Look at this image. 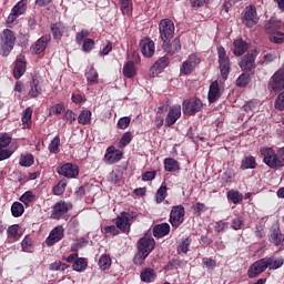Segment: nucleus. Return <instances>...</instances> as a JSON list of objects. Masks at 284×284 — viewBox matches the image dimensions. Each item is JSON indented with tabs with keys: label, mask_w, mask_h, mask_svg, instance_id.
Returning <instances> with one entry per match:
<instances>
[{
	"label": "nucleus",
	"mask_w": 284,
	"mask_h": 284,
	"mask_svg": "<svg viewBox=\"0 0 284 284\" xmlns=\"http://www.w3.org/2000/svg\"><path fill=\"white\" fill-rule=\"evenodd\" d=\"M245 226V219L243 216H237L232 220L231 227L232 230H243Z\"/></svg>",
	"instance_id": "603ef678"
},
{
	"label": "nucleus",
	"mask_w": 284,
	"mask_h": 284,
	"mask_svg": "<svg viewBox=\"0 0 284 284\" xmlns=\"http://www.w3.org/2000/svg\"><path fill=\"white\" fill-rule=\"evenodd\" d=\"M264 262L266 263V268L268 267V270H281V267H283L284 264V258L271 256L264 257Z\"/></svg>",
	"instance_id": "7c9ffc66"
},
{
	"label": "nucleus",
	"mask_w": 284,
	"mask_h": 284,
	"mask_svg": "<svg viewBox=\"0 0 284 284\" xmlns=\"http://www.w3.org/2000/svg\"><path fill=\"white\" fill-rule=\"evenodd\" d=\"M22 252H32L34 246H32V239L26 236L21 242Z\"/></svg>",
	"instance_id": "5fc2aeb1"
},
{
	"label": "nucleus",
	"mask_w": 284,
	"mask_h": 284,
	"mask_svg": "<svg viewBox=\"0 0 284 284\" xmlns=\"http://www.w3.org/2000/svg\"><path fill=\"white\" fill-rule=\"evenodd\" d=\"M226 199L229 201H231V203H234V205H239V203H241V201H243V194H241V192H239V191L230 190L226 193Z\"/></svg>",
	"instance_id": "a19ab883"
},
{
	"label": "nucleus",
	"mask_w": 284,
	"mask_h": 284,
	"mask_svg": "<svg viewBox=\"0 0 284 284\" xmlns=\"http://www.w3.org/2000/svg\"><path fill=\"white\" fill-rule=\"evenodd\" d=\"M50 41H52V36L44 34L31 45L30 51L32 54H41L45 52L48 45H50Z\"/></svg>",
	"instance_id": "dca6fc26"
},
{
	"label": "nucleus",
	"mask_w": 284,
	"mask_h": 284,
	"mask_svg": "<svg viewBox=\"0 0 284 284\" xmlns=\"http://www.w3.org/2000/svg\"><path fill=\"white\" fill-rule=\"evenodd\" d=\"M217 59L221 77L224 81H227V77H230L232 70V62H230V57H227L224 47L217 48Z\"/></svg>",
	"instance_id": "7ed1b4c3"
},
{
	"label": "nucleus",
	"mask_w": 284,
	"mask_h": 284,
	"mask_svg": "<svg viewBox=\"0 0 284 284\" xmlns=\"http://www.w3.org/2000/svg\"><path fill=\"white\" fill-rule=\"evenodd\" d=\"M247 83H250V78L245 73H242L236 80L237 88H245Z\"/></svg>",
	"instance_id": "0e129e2a"
},
{
	"label": "nucleus",
	"mask_w": 284,
	"mask_h": 284,
	"mask_svg": "<svg viewBox=\"0 0 284 284\" xmlns=\"http://www.w3.org/2000/svg\"><path fill=\"white\" fill-rule=\"evenodd\" d=\"M268 39L272 43H278V44L284 43V33L281 31L271 33Z\"/></svg>",
	"instance_id": "864d4df0"
},
{
	"label": "nucleus",
	"mask_w": 284,
	"mask_h": 284,
	"mask_svg": "<svg viewBox=\"0 0 284 284\" xmlns=\"http://www.w3.org/2000/svg\"><path fill=\"white\" fill-rule=\"evenodd\" d=\"M132 142V132H125L120 140V148H126Z\"/></svg>",
	"instance_id": "052dcab7"
},
{
	"label": "nucleus",
	"mask_w": 284,
	"mask_h": 284,
	"mask_svg": "<svg viewBox=\"0 0 284 284\" xmlns=\"http://www.w3.org/2000/svg\"><path fill=\"white\" fill-rule=\"evenodd\" d=\"M23 212H26V207L21 202H13L11 205V214L14 219H19V216H23Z\"/></svg>",
	"instance_id": "79ce46f5"
},
{
	"label": "nucleus",
	"mask_w": 284,
	"mask_h": 284,
	"mask_svg": "<svg viewBox=\"0 0 284 284\" xmlns=\"http://www.w3.org/2000/svg\"><path fill=\"white\" fill-rule=\"evenodd\" d=\"M192 243V240L190 237L182 239V242L178 246V253L181 254H187L190 251V245Z\"/></svg>",
	"instance_id": "de8ad7c7"
},
{
	"label": "nucleus",
	"mask_w": 284,
	"mask_h": 284,
	"mask_svg": "<svg viewBox=\"0 0 284 284\" xmlns=\"http://www.w3.org/2000/svg\"><path fill=\"white\" fill-rule=\"evenodd\" d=\"M256 57H258V52L252 51L251 53H246L242 61L240 62V68L243 71L251 72V70H254L256 68Z\"/></svg>",
	"instance_id": "6ab92c4d"
},
{
	"label": "nucleus",
	"mask_w": 284,
	"mask_h": 284,
	"mask_svg": "<svg viewBox=\"0 0 284 284\" xmlns=\"http://www.w3.org/2000/svg\"><path fill=\"white\" fill-rule=\"evenodd\" d=\"M13 78L21 79L26 74L28 68V61L26 60V54L20 53L16 57L13 62Z\"/></svg>",
	"instance_id": "ddd939ff"
},
{
	"label": "nucleus",
	"mask_w": 284,
	"mask_h": 284,
	"mask_svg": "<svg viewBox=\"0 0 284 284\" xmlns=\"http://www.w3.org/2000/svg\"><path fill=\"white\" fill-rule=\"evenodd\" d=\"M179 119H181V105L171 106L165 118L166 128H172Z\"/></svg>",
	"instance_id": "b1692460"
},
{
	"label": "nucleus",
	"mask_w": 284,
	"mask_h": 284,
	"mask_svg": "<svg viewBox=\"0 0 284 284\" xmlns=\"http://www.w3.org/2000/svg\"><path fill=\"white\" fill-rule=\"evenodd\" d=\"M60 176H65V179H77L79 176V169L72 163H65L57 169Z\"/></svg>",
	"instance_id": "412c9836"
},
{
	"label": "nucleus",
	"mask_w": 284,
	"mask_h": 284,
	"mask_svg": "<svg viewBox=\"0 0 284 284\" xmlns=\"http://www.w3.org/2000/svg\"><path fill=\"white\" fill-rule=\"evenodd\" d=\"M135 216V212H122L115 220V225L118 230H120L123 233H129L130 227H132V221H134Z\"/></svg>",
	"instance_id": "423d86ee"
},
{
	"label": "nucleus",
	"mask_w": 284,
	"mask_h": 284,
	"mask_svg": "<svg viewBox=\"0 0 284 284\" xmlns=\"http://www.w3.org/2000/svg\"><path fill=\"white\" fill-rule=\"evenodd\" d=\"M233 45H234L233 54L235 57H243V54L247 52L248 45H247V42L243 40V38L234 40Z\"/></svg>",
	"instance_id": "c85d7f7f"
},
{
	"label": "nucleus",
	"mask_w": 284,
	"mask_h": 284,
	"mask_svg": "<svg viewBox=\"0 0 284 284\" xmlns=\"http://www.w3.org/2000/svg\"><path fill=\"white\" fill-rule=\"evenodd\" d=\"M122 14H130L132 11V4L130 0H120Z\"/></svg>",
	"instance_id": "680f3d73"
},
{
	"label": "nucleus",
	"mask_w": 284,
	"mask_h": 284,
	"mask_svg": "<svg viewBox=\"0 0 284 284\" xmlns=\"http://www.w3.org/2000/svg\"><path fill=\"white\" fill-rule=\"evenodd\" d=\"M268 90L273 92H278V90H284V71L278 70L272 77V81L268 83Z\"/></svg>",
	"instance_id": "5701e85b"
},
{
	"label": "nucleus",
	"mask_w": 284,
	"mask_h": 284,
	"mask_svg": "<svg viewBox=\"0 0 284 284\" xmlns=\"http://www.w3.org/2000/svg\"><path fill=\"white\" fill-rule=\"evenodd\" d=\"M185 221V206L182 204L175 205L171 209L169 222L174 230L181 227Z\"/></svg>",
	"instance_id": "39448f33"
},
{
	"label": "nucleus",
	"mask_w": 284,
	"mask_h": 284,
	"mask_svg": "<svg viewBox=\"0 0 284 284\" xmlns=\"http://www.w3.org/2000/svg\"><path fill=\"white\" fill-rule=\"evenodd\" d=\"M256 158L248 155L242 160L241 170H256Z\"/></svg>",
	"instance_id": "58836bf2"
},
{
	"label": "nucleus",
	"mask_w": 284,
	"mask_h": 284,
	"mask_svg": "<svg viewBox=\"0 0 284 284\" xmlns=\"http://www.w3.org/2000/svg\"><path fill=\"white\" fill-rule=\"evenodd\" d=\"M72 210V202H65L63 200H60L53 205V209L51 211V219L54 221L61 220L68 212Z\"/></svg>",
	"instance_id": "1a4fd4ad"
},
{
	"label": "nucleus",
	"mask_w": 284,
	"mask_h": 284,
	"mask_svg": "<svg viewBox=\"0 0 284 284\" xmlns=\"http://www.w3.org/2000/svg\"><path fill=\"white\" fill-rule=\"evenodd\" d=\"M242 23L246 28H254L258 23V14L256 13V7L251 4L245 8L244 17L242 18Z\"/></svg>",
	"instance_id": "f8f14e48"
},
{
	"label": "nucleus",
	"mask_w": 284,
	"mask_h": 284,
	"mask_svg": "<svg viewBox=\"0 0 284 284\" xmlns=\"http://www.w3.org/2000/svg\"><path fill=\"white\" fill-rule=\"evenodd\" d=\"M140 50L145 59H152V57H154V52H156V47L150 37H145L140 41Z\"/></svg>",
	"instance_id": "a211bd4d"
},
{
	"label": "nucleus",
	"mask_w": 284,
	"mask_h": 284,
	"mask_svg": "<svg viewBox=\"0 0 284 284\" xmlns=\"http://www.w3.org/2000/svg\"><path fill=\"white\" fill-rule=\"evenodd\" d=\"M12 154H14V151L0 146V161H6L7 159H10Z\"/></svg>",
	"instance_id": "69168bd1"
},
{
	"label": "nucleus",
	"mask_w": 284,
	"mask_h": 284,
	"mask_svg": "<svg viewBox=\"0 0 284 284\" xmlns=\"http://www.w3.org/2000/svg\"><path fill=\"white\" fill-rule=\"evenodd\" d=\"M267 270V264L265 263V257L257 260L254 262L247 270V276L250 278H256L257 276H261L263 272Z\"/></svg>",
	"instance_id": "f3484780"
},
{
	"label": "nucleus",
	"mask_w": 284,
	"mask_h": 284,
	"mask_svg": "<svg viewBox=\"0 0 284 284\" xmlns=\"http://www.w3.org/2000/svg\"><path fill=\"white\" fill-rule=\"evenodd\" d=\"M87 81H90V83H97L99 81V72L94 70V68H91L87 73Z\"/></svg>",
	"instance_id": "4d7b16f0"
},
{
	"label": "nucleus",
	"mask_w": 284,
	"mask_h": 284,
	"mask_svg": "<svg viewBox=\"0 0 284 284\" xmlns=\"http://www.w3.org/2000/svg\"><path fill=\"white\" fill-rule=\"evenodd\" d=\"M222 94L223 91L221 90V87H219V80L213 81L209 87V103H215V101H219V99H221Z\"/></svg>",
	"instance_id": "393cba45"
},
{
	"label": "nucleus",
	"mask_w": 284,
	"mask_h": 284,
	"mask_svg": "<svg viewBox=\"0 0 284 284\" xmlns=\"http://www.w3.org/2000/svg\"><path fill=\"white\" fill-rule=\"evenodd\" d=\"M174 22L170 19H162L159 23L160 39L161 41H168L174 39Z\"/></svg>",
	"instance_id": "6e6552de"
},
{
	"label": "nucleus",
	"mask_w": 284,
	"mask_h": 284,
	"mask_svg": "<svg viewBox=\"0 0 284 284\" xmlns=\"http://www.w3.org/2000/svg\"><path fill=\"white\" fill-rule=\"evenodd\" d=\"M88 268V262L83 257L77 258L72 264V270L74 272H85Z\"/></svg>",
	"instance_id": "c03bdc74"
},
{
	"label": "nucleus",
	"mask_w": 284,
	"mask_h": 284,
	"mask_svg": "<svg viewBox=\"0 0 284 284\" xmlns=\"http://www.w3.org/2000/svg\"><path fill=\"white\" fill-rule=\"evenodd\" d=\"M123 159V152L116 149L114 145H111L106 149V153L104 154V162L109 165L114 163H119Z\"/></svg>",
	"instance_id": "aec40b11"
},
{
	"label": "nucleus",
	"mask_w": 284,
	"mask_h": 284,
	"mask_svg": "<svg viewBox=\"0 0 284 284\" xmlns=\"http://www.w3.org/2000/svg\"><path fill=\"white\" fill-rule=\"evenodd\" d=\"M60 146H61V138L59 135H55L49 144V152L51 154H59Z\"/></svg>",
	"instance_id": "a18cd8bd"
},
{
	"label": "nucleus",
	"mask_w": 284,
	"mask_h": 284,
	"mask_svg": "<svg viewBox=\"0 0 284 284\" xmlns=\"http://www.w3.org/2000/svg\"><path fill=\"white\" fill-rule=\"evenodd\" d=\"M202 263L207 267V270H214V267H216V260L212 257H203Z\"/></svg>",
	"instance_id": "338daca9"
},
{
	"label": "nucleus",
	"mask_w": 284,
	"mask_h": 284,
	"mask_svg": "<svg viewBox=\"0 0 284 284\" xmlns=\"http://www.w3.org/2000/svg\"><path fill=\"white\" fill-rule=\"evenodd\" d=\"M65 229L62 225L55 226L49 234L45 240V243L49 247H52L55 243L63 240Z\"/></svg>",
	"instance_id": "4be33fe9"
},
{
	"label": "nucleus",
	"mask_w": 284,
	"mask_h": 284,
	"mask_svg": "<svg viewBox=\"0 0 284 284\" xmlns=\"http://www.w3.org/2000/svg\"><path fill=\"white\" fill-rule=\"evenodd\" d=\"M168 197V183L162 182L155 194L156 203H163Z\"/></svg>",
	"instance_id": "ea45409f"
},
{
	"label": "nucleus",
	"mask_w": 284,
	"mask_h": 284,
	"mask_svg": "<svg viewBox=\"0 0 284 284\" xmlns=\"http://www.w3.org/2000/svg\"><path fill=\"white\" fill-rule=\"evenodd\" d=\"M181 38H174L172 40H163L162 41V50L168 54L169 57H174L175 54H179L181 52Z\"/></svg>",
	"instance_id": "9b49d317"
},
{
	"label": "nucleus",
	"mask_w": 284,
	"mask_h": 284,
	"mask_svg": "<svg viewBox=\"0 0 284 284\" xmlns=\"http://www.w3.org/2000/svg\"><path fill=\"white\" fill-rule=\"evenodd\" d=\"M154 247H156V241H154L153 237H150V236L141 237L136 244L138 252L133 257L134 265L144 264L145 258H148V256L152 254V252L154 251Z\"/></svg>",
	"instance_id": "f257e3e1"
},
{
	"label": "nucleus",
	"mask_w": 284,
	"mask_h": 284,
	"mask_svg": "<svg viewBox=\"0 0 284 284\" xmlns=\"http://www.w3.org/2000/svg\"><path fill=\"white\" fill-rule=\"evenodd\" d=\"M90 37V31L88 29H82L75 34V43L82 45L83 52H92L94 50L95 42Z\"/></svg>",
	"instance_id": "0eeeda50"
},
{
	"label": "nucleus",
	"mask_w": 284,
	"mask_h": 284,
	"mask_svg": "<svg viewBox=\"0 0 284 284\" xmlns=\"http://www.w3.org/2000/svg\"><path fill=\"white\" fill-rule=\"evenodd\" d=\"M28 12V0H20L12 9L11 13L7 18V23H14L16 19H19L21 14Z\"/></svg>",
	"instance_id": "4468645a"
},
{
	"label": "nucleus",
	"mask_w": 284,
	"mask_h": 284,
	"mask_svg": "<svg viewBox=\"0 0 284 284\" xmlns=\"http://www.w3.org/2000/svg\"><path fill=\"white\" fill-rule=\"evenodd\" d=\"M282 22L277 19H270L268 22L264 26V30L267 34H274L278 28H281Z\"/></svg>",
	"instance_id": "c9c22d12"
},
{
	"label": "nucleus",
	"mask_w": 284,
	"mask_h": 284,
	"mask_svg": "<svg viewBox=\"0 0 284 284\" xmlns=\"http://www.w3.org/2000/svg\"><path fill=\"white\" fill-rule=\"evenodd\" d=\"M168 270H179V267H183V261L179 258H172L168 265Z\"/></svg>",
	"instance_id": "e2e57ef3"
},
{
	"label": "nucleus",
	"mask_w": 284,
	"mask_h": 284,
	"mask_svg": "<svg viewBox=\"0 0 284 284\" xmlns=\"http://www.w3.org/2000/svg\"><path fill=\"white\" fill-rule=\"evenodd\" d=\"M122 74L125 79H134L136 77V65H134V61H128L124 63Z\"/></svg>",
	"instance_id": "2f4dec72"
},
{
	"label": "nucleus",
	"mask_w": 284,
	"mask_h": 284,
	"mask_svg": "<svg viewBox=\"0 0 284 284\" xmlns=\"http://www.w3.org/2000/svg\"><path fill=\"white\" fill-rule=\"evenodd\" d=\"M22 124L24 130L32 128V108L28 106L22 114Z\"/></svg>",
	"instance_id": "e433bc0d"
},
{
	"label": "nucleus",
	"mask_w": 284,
	"mask_h": 284,
	"mask_svg": "<svg viewBox=\"0 0 284 284\" xmlns=\"http://www.w3.org/2000/svg\"><path fill=\"white\" fill-rule=\"evenodd\" d=\"M78 123L80 125H90L92 123V111L83 110L78 116Z\"/></svg>",
	"instance_id": "4c0bfd02"
},
{
	"label": "nucleus",
	"mask_w": 284,
	"mask_h": 284,
	"mask_svg": "<svg viewBox=\"0 0 284 284\" xmlns=\"http://www.w3.org/2000/svg\"><path fill=\"white\" fill-rule=\"evenodd\" d=\"M85 243L87 241L84 240V237H81L74 244L71 245V252H75V253L79 252L81 247L85 245Z\"/></svg>",
	"instance_id": "774afa93"
},
{
	"label": "nucleus",
	"mask_w": 284,
	"mask_h": 284,
	"mask_svg": "<svg viewBox=\"0 0 284 284\" xmlns=\"http://www.w3.org/2000/svg\"><path fill=\"white\" fill-rule=\"evenodd\" d=\"M263 162L267 168L274 169L278 168V153L272 148H262L260 150Z\"/></svg>",
	"instance_id": "9d476101"
},
{
	"label": "nucleus",
	"mask_w": 284,
	"mask_h": 284,
	"mask_svg": "<svg viewBox=\"0 0 284 284\" xmlns=\"http://www.w3.org/2000/svg\"><path fill=\"white\" fill-rule=\"evenodd\" d=\"M168 65H170V58L168 55H163L151 67L150 72H152V74H161Z\"/></svg>",
	"instance_id": "bb28decb"
},
{
	"label": "nucleus",
	"mask_w": 284,
	"mask_h": 284,
	"mask_svg": "<svg viewBox=\"0 0 284 284\" xmlns=\"http://www.w3.org/2000/svg\"><path fill=\"white\" fill-rule=\"evenodd\" d=\"M36 199V195L32 194V191H27L20 196L21 203H23L27 207H30V203H32Z\"/></svg>",
	"instance_id": "09e8293b"
},
{
	"label": "nucleus",
	"mask_w": 284,
	"mask_h": 284,
	"mask_svg": "<svg viewBox=\"0 0 284 284\" xmlns=\"http://www.w3.org/2000/svg\"><path fill=\"white\" fill-rule=\"evenodd\" d=\"M170 234V224L161 223L153 226V236L155 239H163V236H168Z\"/></svg>",
	"instance_id": "c756f323"
},
{
	"label": "nucleus",
	"mask_w": 284,
	"mask_h": 284,
	"mask_svg": "<svg viewBox=\"0 0 284 284\" xmlns=\"http://www.w3.org/2000/svg\"><path fill=\"white\" fill-rule=\"evenodd\" d=\"M270 241L274 245L278 246L281 243L284 241L283 233H281V227L276 226L272 230L271 235H270Z\"/></svg>",
	"instance_id": "f704fd0d"
},
{
	"label": "nucleus",
	"mask_w": 284,
	"mask_h": 284,
	"mask_svg": "<svg viewBox=\"0 0 284 284\" xmlns=\"http://www.w3.org/2000/svg\"><path fill=\"white\" fill-rule=\"evenodd\" d=\"M68 267H70V265L65 264V263H61V262H54L51 263L49 265V270L51 272H65V270H68Z\"/></svg>",
	"instance_id": "3c124183"
},
{
	"label": "nucleus",
	"mask_w": 284,
	"mask_h": 284,
	"mask_svg": "<svg viewBox=\"0 0 284 284\" xmlns=\"http://www.w3.org/2000/svg\"><path fill=\"white\" fill-rule=\"evenodd\" d=\"M17 43V34L10 29H4L0 36V54L1 57H10Z\"/></svg>",
	"instance_id": "f03ea898"
},
{
	"label": "nucleus",
	"mask_w": 284,
	"mask_h": 284,
	"mask_svg": "<svg viewBox=\"0 0 284 284\" xmlns=\"http://www.w3.org/2000/svg\"><path fill=\"white\" fill-rule=\"evenodd\" d=\"M20 165L22 168H32V165H34V155L33 154H29V155H24L20 159Z\"/></svg>",
	"instance_id": "8fccbe9b"
},
{
	"label": "nucleus",
	"mask_w": 284,
	"mask_h": 284,
	"mask_svg": "<svg viewBox=\"0 0 284 284\" xmlns=\"http://www.w3.org/2000/svg\"><path fill=\"white\" fill-rule=\"evenodd\" d=\"M203 110V101L196 97L183 101L182 112L186 116H194V114Z\"/></svg>",
	"instance_id": "20e7f679"
},
{
	"label": "nucleus",
	"mask_w": 284,
	"mask_h": 284,
	"mask_svg": "<svg viewBox=\"0 0 284 284\" xmlns=\"http://www.w3.org/2000/svg\"><path fill=\"white\" fill-rule=\"evenodd\" d=\"M29 91L28 94L31 99H37V97H41L43 93V89L41 88V81L39 78L33 77L29 82Z\"/></svg>",
	"instance_id": "a878e982"
},
{
	"label": "nucleus",
	"mask_w": 284,
	"mask_h": 284,
	"mask_svg": "<svg viewBox=\"0 0 284 284\" xmlns=\"http://www.w3.org/2000/svg\"><path fill=\"white\" fill-rule=\"evenodd\" d=\"M10 143H12V138L8 133L0 134V148L8 150Z\"/></svg>",
	"instance_id": "6e6d98bb"
},
{
	"label": "nucleus",
	"mask_w": 284,
	"mask_h": 284,
	"mask_svg": "<svg viewBox=\"0 0 284 284\" xmlns=\"http://www.w3.org/2000/svg\"><path fill=\"white\" fill-rule=\"evenodd\" d=\"M131 121L132 119H130V116L120 118L118 121V128L120 130H128V128H130Z\"/></svg>",
	"instance_id": "bf43d9fd"
},
{
	"label": "nucleus",
	"mask_w": 284,
	"mask_h": 284,
	"mask_svg": "<svg viewBox=\"0 0 284 284\" xmlns=\"http://www.w3.org/2000/svg\"><path fill=\"white\" fill-rule=\"evenodd\" d=\"M201 63V58L196 54L189 55L187 60L184 61L180 68L181 74L189 75L192 74L193 70H196V65Z\"/></svg>",
	"instance_id": "2eb2a0df"
},
{
	"label": "nucleus",
	"mask_w": 284,
	"mask_h": 284,
	"mask_svg": "<svg viewBox=\"0 0 284 284\" xmlns=\"http://www.w3.org/2000/svg\"><path fill=\"white\" fill-rule=\"evenodd\" d=\"M140 278L143 283H154V280L156 278V273L154 272V270L146 267L140 273Z\"/></svg>",
	"instance_id": "72a5a7b5"
},
{
	"label": "nucleus",
	"mask_w": 284,
	"mask_h": 284,
	"mask_svg": "<svg viewBox=\"0 0 284 284\" xmlns=\"http://www.w3.org/2000/svg\"><path fill=\"white\" fill-rule=\"evenodd\" d=\"M67 185H68V183L60 181L55 186H53V194L55 196H61V194H63V192H65Z\"/></svg>",
	"instance_id": "13d9d810"
},
{
	"label": "nucleus",
	"mask_w": 284,
	"mask_h": 284,
	"mask_svg": "<svg viewBox=\"0 0 284 284\" xmlns=\"http://www.w3.org/2000/svg\"><path fill=\"white\" fill-rule=\"evenodd\" d=\"M98 265L102 270H110L112 265V258L110 257V255L104 254L100 257Z\"/></svg>",
	"instance_id": "49530a36"
},
{
	"label": "nucleus",
	"mask_w": 284,
	"mask_h": 284,
	"mask_svg": "<svg viewBox=\"0 0 284 284\" xmlns=\"http://www.w3.org/2000/svg\"><path fill=\"white\" fill-rule=\"evenodd\" d=\"M50 30L54 41H61L65 34V26L61 22L51 23Z\"/></svg>",
	"instance_id": "cd10ccee"
},
{
	"label": "nucleus",
	"mask_w": 284,
	"mask_h": 284,
	"mask_svg": "<svg viewBox=\"0 0 284 284\" xmlns=\"http://www.w3.org/2000/svg\"><path fill=\"white\" fill-rule=\"evenodd\" d=\"M20 226L19 224H13L8 227L7 236L8 239H13V241H19L21 239V233H19Z\"/></svg>",
	"instance_id": "37998d69"
},
{
	"label": "nucleus",
	"mask_w": 284,
	"mask_h": 284,
	"mask_svg": "<svg viewBox=\"0 0 284 284\" xmlns=\"http://www.w3.org/2000/svg\"><path fill=\"white\" fill-rule=\"evenodd\" d=\"M164 170L165 172H179L181 170V163L174 158L164 159Z\"/></svg>",
	"instance_id": "473e14b6"
}]
</instances>
